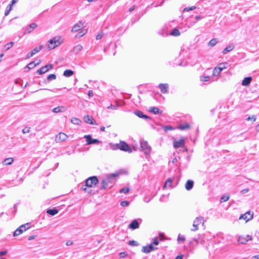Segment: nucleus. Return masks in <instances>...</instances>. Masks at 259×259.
<instances>
[{"instance_id":"36","label":"nucleus","mask_w":259,"mask_h":259,"mask_svg":"<svg viewBox=\"0 0 259 259\" xmlns=\"http://www.w3.org/2000/svg\"><path fill=\"white\" fill-rule=\"evenodd\" d=\"M13 5L10 4L7 7L5 12V16H7L9 14L10 12L12 10Z\"/></svg>"},{"instance_id":"16","label":"nucleus","mask_w":259,"mask_h":259,"mask_svg":"<svg viewBox=\"0 0 259 259\" xmlns=\"http://www.w3.org/2000/svg\"><path fill=\"white\" fill-rule=\"evenodd\" d=\"M159 88L162 93H167L168 90V84L167 83H160L159 84Z\"/></svg>"},{"instance_id":"53","label":"nucleus","mask_w":259,"mask_h":259,"mask_svg":"<svg viewBox=\"0 0 259 259\" xmlns=\"http://www.w3.org/2000/svg\"><path fill=\"white\" fill-rule=\"evenodd\" d=\"M103 32H100L99 33L97 36H96V39L97 40H99V39H100L102 38V37L103 36Z\"/></svg>"},{"instance_id":"51","label":"nucleus","mask_w":259,"mask_h":259,"mask_svg":"<svg viewBox=\"0 0 259 259\" xmlns=\"http://www.w3.org/2000/svg\"><path fill=\"white\" fill-rule=\"evenodd\" d=\"M195 9H196V7H195V6H192L191 7H186V8H184V9L183 10V12H188L189 11L193 10Z\"/></svg>"},{"instance_id":"34","label":"nucleus","mask_w":259,"mask_h":259,"mask_svg":"<svg viewBox=\"0 0 259 259\" xmlns=\"http://www.w3.org/2000/svg\"><path fill=\"white\" fill-rule=\"evenodd\" d=\"M101 184V189H105L107 188L108 186L109 185L108 184L107 182L105 180V179L104 178H103L102 179Z\"/></svg>"},{"instance_id":"20","label":"nucleus","mask_w":259,"mask_h":259,"mask_svg":"<svg viewBox=\"0 0 259 259\" xmlns=\"http://www.w3.org/2000/svg\"><path fill=\"white\" fill-rule=\"evenodd\" d=\"M83 27V24L81 22L76 23L72 28L71 31L75 32L79 31Z\"/></svg>"},{"instance_id":"18","label":"nucleus","mask_w":259,"mask_h":259,"mask_svg":"<svg viewBox=\"0 0 259 259\" xmlns=\"http://www.w3.org/2000/svg\"><path fill=\"white\" fill-rule=\"evenodd\" d=\"M252 218H253L252 214H250V211H248V212H246L245 214H242L240 217L239 219H243L246 220V221H248L252 219Z\"/></svg>"},{"instance_id":"54","label":"nucleus","mask_w":259,"mask_h":259,"mask_svg":"<svg viewBox=\"0 0 259 259\" xmlns=\"http://www.w3.org/2000/svg\"><path fill=\"white\" fill-rule=\"evenodd\" d=\"M246 120L247 121L251 120L253 122L255 121L256 117L254 115H252L251 117H248Z\"/></svg>"},{"instance_id":"52","label":"nucleus","mask_w":259,"mask_h":259,"mask_svg":"<svg viewBox=\"0 0 259 259\" xmlns=\"http://www.w3.org/2000/svg\"><path fill=\"white\" fill-rule=\"evenodd\" d=\"M178 242L179 243H180L181 241H184L185 240V238L184 236H181L180 235V234H179V235L178 236Z\"/></svg>"},{"instance_id":"46","label":"nucleus","mask_w":259,"mask_h":259,"mask_svg":"<svg viewBox=\"0 0 259 259\" xmlns=\"http://www.w3.org/2000/svg\"><path fill=\"white\" fill-rule=\"evenodd\" d=\"M128 244L131 246H136L139 245V243L137 241H135V240H130L128 242Z\"/></svg>"},{"instance_id":"37","label":"nucleus","mask_w":259,"mask_h":259,"mask_svg":"<svg viewBox=\"0 0 259 259\" xmlns=\"http://www.w3.org/2000/svg\"><path fill=\"white\" fill-rule=\"evenodd\" d=\"M228 64L227 63H222L219 64L218 67L221 70H223L228 67Z\"/></svg>"},{"instance_id":"45","label":"nucleus","mask_w":259,"mask_h":259,"mask_svg":"<svg viewBox=\"0 0 259 259\" xmlns=\"http://www.w3.org/2000/svg\"><path fill=\"white\" fill-rule=\"evenodd\" d=\"M35 66H36V65L35 64L34 62H31L29 63L26 66V67L28 69V70H29L30 69L34 68Z\"/></svg>"},{"instance_id":"59","label":"nucleus","mask_w":259,"mask_h":259,"mask_svg":"<svg viewBox=\"0 0 259 259\" xmlns=\"http://www.w3.org/2000/svg\"><path fill=\"white\" fill-rule=\"evenodd\" d=\"M107 108H108V109L111 108V109H112L115 110V109H117V106H116V105H112V104H111V105H110L109 106H108Z\"/></svg>"},{"instance_id":"57","label":"nucleus","mask_w":259,"mask_h":259,"mask_svg":"<svg viewBox=\"0 0 259 259\" xmlns=\"http://www.w3.org/2000/svg\"><path fill=\"white\" fill-rule=\"evenodd\" d=\"M127 253L126 252H121L119 253V257L121 258H124L126 255Z\"/></svg>"},{"instance_id":"6","label":"nucleus","mask_w":259,"mask_h":259,"mask_svg":"<svg viewBox=\"0 0 259 259\" xmlns=\"http://www.w3.org/2000/svg\"><path fill=\"white\" fill-rule=\"evenodd\" d=\"M141 148L144 151L145 154L149 155L151 151V147L148 145L147 141L141 140L140 142Z\"/></svg>"},{"instance_id":"5","label":"nucleus","mask_w":259,"mask_h":259,"mask_svg":"<svg viewBox=\"0 0 259 259\" xmlns=\"http://www.w3.org/2000/svg\"><path fill=\"white\" fill-rule=\"evenodd\" d=\"M29 228V224L26 223L22 225L18 228H17L14 232L13 236H17L22 233L24 231H26Z\"/></svg>"},{"instance_id":"38","label":"nucleus","mask_w":259,"mask_h":259,"mask_svg":"<svg viewBox=\"0 0 259 259\" xmlns=\"http://www.w3.org/2000/svg\"><path fill=\"white\" fill-rule=\"evenodd\" d=\"M218 42V40L217 38H212L208 42V46L210 47L214 46Z\"/></svg>"},{"instance_id":"29","label":"nucleus","mask_w":259,"mask_h":259,"mask_svg":"<svg viewBox=\"0 0 259 259\" xmlns=\"http://www.w3.org/2000/svg\"><path fill=\"white\" fill-rule=\"evenodd\" d=\"M13 160H14L13 158H7L4 159V160L3 161V164L6 165H10L13 163Z\"/></svg>"},{"instance_id":"21","label":"nucleus","mask_w":259,"mask_h":259,"mask_svg":"<svg viewBox=\"0 0 259 259\" xmlns=\"http://www.w3.org/2000/svg\"><path fill=\"white\" fill-rule=\"evenodd\" d=\"M194 186V182L192 180H188L185 184V188L187 190L190 191Z\"/></svg>"},{"instance_id":"1","label":"nucleus","mask_w":259,"mask_h":259,"mask_svg":"<svg viewBox=\"0 0 259 259\" xmlns=\"http://www.w3.org/2000/svg\"><path fill=\"white\" fill-rule=\"evenodd\" d=\"M48 42V47L50 50L55 49L62 43V42L60 41V38L57 37H55L51 39Z\"/></svg>"},{"instance_id":"35","label":"nucleus","mask_w":259,"mask_h":259,"mask_svg":"<svg viewBox=\"0 0 259 259\" xmlns=\"http://www.w3.org/2000/svg\"><path fill=\"white\" fill-rule=\"evenodd\" d=\"M170 34L173 36H178L180 35V32L178 29L174 28L171 32Z\"/></svg>"},{"instance_id":"30","label":"nucleus","mask_w":259,"mask_h":259,"mask_svg":"<svg viewBox=\"0 0 259 259\" xmlns=\"http://www.w3.org/2000/svg\"><path fill=\"white\" fill-rule=\"evenodd\" d=\"M37 53H38L37 48L35 47L30 52L28 53V54L27 55L26 58H29L32 57L34 55H35Z\"/></svg>"},{"instance_id":"7","label":"nucleus","mask_w":259,"mask_h":259,"mask_svg":"<svg viewBox=\"0 0 259 259\" xmlns=\"http://www.w3.org/2000/svg\"><path fill=\"white\" fill-rule=\"evenodd\" d=\"M83 138L86 139L87 145H91L95 144H99L101 143L100 141L96 139H93L90 135H84Z\"/></svg>"},{"instance_id":"42","label":"nucleus","mask_w":259,"mask_h":259,"mask_svg":"<svg viewBox=\"0 0 259 259\" xmlns=\"http://www.w3.org/2000/svg\"><path fill=\"white\" fill-rule=\"evenodd\" d=\"M222 70H220L218 67L214 68L213 70V75L214 76H218L220 74Z\"/></svg>"},{"instance_id":"22","label":"nucleus","mask_w":259,"mask_h":259,"mask_svg":"<svg viewBox=\"0 0 259 259\" xmlns=\"http://www.w3.org/2000/svg\"><path fill=\"white\" fill-rule=\"evenodd\" d=\"M235 48L234 44H231L227 46L223 51L222 53L223 54H226L227 53L233 50Z\"/></svg>"},{"instance_id":"56","label":"nucleus","mask_w":259,"mask_h":259,"mask_svg":"<svg viewBox=\"0 0 259 259\" xmlns=\"http://www.w3.org/2000/svg\"><path fill=\"white\" fill-rule=\"evenodd\" d=\"M159 243V241H158V239L157 238H155L153 239V242L151 244H154L155 245H158Z\"/></svg>"},{"instance_id":"8","label":"nucleus","mask_w":259,"mask_h":259,"mask_svg":"<svg viewBox=\"0 0 259 259\" xmlns=\"http://www.w3.org/2000/svg\"><path fill=\"white\" fill-rule=\"evenodd\" d=\"M251 240L252 237L249 235L239 236L238 239V242L240 244H246L248 241Z\"/></svg>"},{"instance_id":"17","label":"nucleus","mask_w":259,"mask_h":259,"mask_svg":"<svg viewBox=\"0 0 259 259\" xmlns=\"http://www.w3.org/2000/svg\"><path fill=\"white\" fill-rule=\"evenodd\" d=\"M184 141L183 139H180L179 141H175L173 145L175 148H178L184 146Z\"/></svg>"},{"instance_id":"43","label":"nucleus","mask_w":259,"mask_h":259,"mask_svg":"<svg viewBox=\"0 0 259 259\" xmlns=\"http://www.w3.org/2000/svg\"><path fill=\"white\" fill-rule=\"evenodd\" d=\"M130 191V189L128 187H124L119 190L120 193L126 194Z\"/></svg>"},{"instance_id":"33","label":"nucleus","mask_w":259,"mask_h":259,"mask_svg":"<svg viewBox=\"0 0 259 259\" xmlns=\"http://www.w3.org/2000/svg\"><path fill=\"white\" fill-rule=\"evenodd\" d=\"M73 73H74V72L72 70H69V69H67L64 71L63 75L65 77H70V76H72L73 74Z\"/></svg>"},{"instance_id":"47","label":"nucleus","mask_w":259,"mask_h":259,"mask_svg":"<svg viewBox=\"0 0 259 259\" xmlns=\"http://www.w3.org/2000/svg\"><path fill=\"white\" fill-rule=\"evenodd\" d=\"M111 147L113 150L120 149V144H112Z\"/></svg>"},{"instance_id":"15","label":"nucleus","mask_w":259,"mask_h":259,"mask_svg":"<svg viewBox=\"0 0 259 259\" xmlns=\"http://www.w3.org/2000/svg\"><path fill=\"white\" fill-rule=\"evenodd\" d=\"M83 120L85 123H89L91 124H97L96 121L92 117L90 116L89 115H85L83 117Z\"/></svg>"},{"instance_id":"41","label":"nucleus","mask_w":259,"mask_h":259,"mask_svg":"<svg viewBox=\"0 0 259 259\" xmlns=\"http://www.w3.org/2000/svg\"><path fill=\"white\" fill-rule=\"evenodd\" d=\"M71 122L74 124L79 125L81 121L77 118H72L71 119Z\"/></svg>"},{"instance_id":"26","label":"nucleus","mask_w":259,"mask_h":259,"mask_svg":"<svg viewBox=\"0 0 259 259\" xmlns=\"http://www.w3.org/2000/svg\"><path fill=\"white\" fill-rule=\"evenodd\" d=\"M58 210L55 208L53 209H49L47 210V213L51 215H55L58 212Z\"/></svg>"},{"instance_id":"58","label":"nucleus","mask_w":259,"mask_h":259,"mask_svg":"<svg viewBox=\"0 0 259 259\" xmlns=\"http://www.w3.org/2000/svg\"><path fill=\"white\" fill-rule=\"evenodd\" d=\"M7 250H4V251H0V256H3L5 255H6L7 253Z\"/></svg>"},{"instance_id":"55","label":"nucleus","mask_w":259,"mask_h":259,"mask_svg":"<svg viewBox=\"0 0 259 259\" xmlns=\"http://www.w3.org/2000/svg\"><path fill=\"white\" fill-rule=\"evenodd\" d=\"M30 132V127H25L22 130V133L23 134L28 133Z\"/></svg>"},{"instance_id":"32","label":"nucleus","mask_w":259,"mask_h":259,"mask_svg":"<svg viewBox=\"0 0 259 259\" xmlns=\"http://www.w3.org/2000/svg\"><path fill=\"white\" fill-rule=\"evenodd\" d=\"M65 110V108L63 106H58L57 107L54 108L52 111L54 113H59L64 111Z\"/></svg>"},{"instance_id":"39","label":"nucleus","mask_w":259,"mask_h":259,"mask_svg":"<svg viewBox=\"0 0 259 259\" xmlns=\"http://www.w3.org/2000/svg\"><path fill=\"white\" fill-rule=\"evenodd\" d=\"M14 44V42L13 41H11L5 45L4 49L6 51H7L11 48L13 46Z\"/></svg>"},{"instance_id":"2","label":"nucleus","mask_w":259,"mask_h":259,"mask_svg":"<svg viewBox=\"0 0 259 259\" xmlns=\"http://www.w3.org/2000/svg\"><path fill=\"white\" fill-rule=\"evenodd\" d=\"M118 176L119 174L118 173L110 174L107 175L106 178H104V179L107 182L108 185H111L110 187H111L115 183L116 178Z\"/></svg>"},{"instance_id":"14","label":"nucleus","mask_w":259,"mask_h":259,"mask_svg":"<svg viewBox=\"0 0 259 259\" xmlns=\"http://www.w3.org/2000/svg\"><path fill=\"white\" fill-rule=\"evenodd\" d=\"M140 227V224L138 221L136 219L133 220L131 223L128 225V228L132 230H135L138 229Z\"/></svg>"},{"instance_id":"12","label":"nucleus","mask_w":259,"mask_h":259,"mask_svg":"<svg viewBox=\"0 0 259 259\" xmlns=\"http://www.w3.org/2000/svg\"><path fill=\"white\" fill-rule=\"evenodd\" d=\"M67 138L68 136L65 134L63 133H60L56 135L55 141L56 142H61L65 141Z\"/></svg>"},{"instance_id":"4","label":"nucleus","mask_w":259,"mask_h":259,"mask_svg":"<svg viewBox=\"0 0 259 259\" xmlns=\"http://www.w3.org/2000/svg\"><path fill=\"white\" fill-rule=\"evenodd\" d=\"M88 187H93L96 186L99 183L98 179L96 176H92L88 178L85 180Z\"/></svg>"},{"instance_id":"9","label":"nucleus","mask_w":259,"mask_h":259,"mask_svg":"<svg viewBox=\"0 0 259 259\" xmlns=\"http://www.w3.org/2000/svg\"><path fill=\"white\" fill-rule=\"evenodd\" d=\"M120 150L128 153H131L132 152L131 148L126 142L124 141L120 142Z\"/></svg>"},{"instance_id":"63","label":"nucleus","mask_w":259,"mask_h":259,"mask_svg":"<svg viewBox=\"0 0 259 259\" xmlns=\"http://www.w3.org/2000/svg\"><path fill=\"white\" fill-rule=\"evenodd\" d=\"M88 96L90 97H93V92L92 90H90L89 92H88Z\"/></svg>"},{"instance_id":"62","label":"nucleus","mask_w":259,"mask_h":259,"mask_svg":"<svg viewBox=\"0 0 259 259\" xmlns=\"http://www.w3.org/2000/svg\"><path fill=\"white\" fill-rule=\"evenodd\" d=\"M73 244V242L71 240H68L66 242V244L67 246L71 245Z\"/></svg>"},{"instance_id":"24","label":"nucleus","mask_w":259,"mask_h":259,"mask_svg":"<svg viewBox=\"0 0 259 259\" xmlns=\"http://www.w3.org/2000/svg\"><path fill=\"white\" fill-rule=\"evenodd\" d=\"M173 180L171 178H168L165 182L163 188H171V183Z\"/></svg>"},{"instance_id":"64","label":"nucleus","mask_w":259,"mask_h":259,"mask_svg":"<svg viewBox=\"0 0 259 259\" xmlns=\"http://www.w3.org/2000/svg\"><path fill=\"white\" fill-rule=\"evenodd\" d=\"M172 128L170 126H166L164 127V130L165 131H167V130H172Z\"/></svg>"},{"instance_id":"31","label":"nucleus","mask_w":259,"mask_h":259,"mask_svg":"<svg viewBox=\"0 0 259 259\" xmlns=\"http://www.w3.org/2000/svg\"><path fill=\"white\" fill-rule=\"evenodd\" d=\"M190 127V124L189 123H186L185 124L180 125L178 127V128L181 130L184 131L189 129Z\"/></svg>"},{"instance_id":"10","label":"nucleus","mask_w":259,"mask_h":259,"mask_svg":"<svg viewBox=\"0 0 259 259\" xmlns=\"http://www.w3.org/2000/svg\"><path fill=\"white\" fill-rule=\"evenodd\" d=\"M52 68H53V65L52 64L46 65H45L44 66H42L40 69H38L37 71V72L39 74H42L47 72V71H48L50 69H52Z\"/></svg>"},{"instance_id":"44","label":"nucleus","mask_w":259,"mask_h":259,"mask_svg":"<svg viewBox=\"0 0 259 259\" xmlns=\"http://www.w3.org/2000/svg\"><path fill=\"white\" fill-rule=\"evenodd\" d=\"M56 78V75L55 74H51L47 77V79L49 81H52Z\"/></svg>"},{"instance_id":"19","label":"nucleus","mask_w":259,"mask_h":259,"mask_svg":"<svg viewBox=\"0 0 259 259\" xmlns=\"http://www.w3.org/2000/svg\"><path fill=\"white\" fill-rule=\"evenodd\" d=\"M37 24L35 23H32L29 24L27 27L25 29L24 33H30L33 29H34L37 27Z\"/></svg>"},{"instance_id":"61","label":"nucleus","mask_w":259,"mask_h":259,"mask_svg":"<svg viewBox=\"0 0 259 259\" xmlns=\"http://www.w3.org/2000/svg\"><path fill=\"white\" fill-rule=\"evenodd\" d=\"M199 239H200L199 238H194L193 239V240L195 242L196 245L199 244Z\"/></svg>"},{"instance_id":"50","label":"nucleus","mask_w":259,"mask_h":259,"mask_svg":"<svg viewBox=\"0 0 259 259\" xmlns=\"http://www.w3.org/2000/svg\"><path fill=\"white\" fill-rule=\"evenodd\" d=\"M120 205L122 207H126L129 205V202L126 200L122 201L120 202Z\"/></svg>"},{"instance_id":"11","label":"nucleus","mask_w":259,"mask_h":259,"mask_svg":"<svg viewBox=\"0 0 259 259\" xmlns=\"http://www.w3.org/2000/svg\"><path fill=\"white\" fill-rule=\"evenodd\" d=\"M157 247H154L152 244H151L147 246H144L142 247V251L143 252L148 253L151 252L152 251H153L154 250L157 249Z\"/></svg>"},{"instance_id":"40","label":"nucleus","mask_w":259,"mask_h":259,"mask_svg":"<svg viewBox=\"0 0 259 259\" xmlns=\"http://www.w3.org/2000/svg\"><path fill=\"white\" fill-rule=\"evenodd\" d=\"M87 187H88L87 185V182H85V184H83L81 186L80 189L85 192H87L88 193L90 194L91 192V190H90V191H88Z\"/></svg>"},{"instance_id":"25","label":"nucleus","mask_w":259,"mask_h":259,"mask_svg":"<svg viewBox=\"0 0 259 259\" xmlns=\"http://www.w3.org/2000/svg\"><path fill=\"white\" fill-rule=\"evenodd\" d=\"M149 111L155 114L161 113V111L158 108L156 107H151L149 109Z\"/></svg>"},{"instance_id":"49","label":"nucleus","mask_w":259,"mask_h":259,"mask_svg":"<svg viewBox=\"0 0 259 259\" xmlns=\"http://www.w3.org/2000/svg\"><path fill=\"white\" fill-rule=\"evenodd\" d=\"M210 77L208 76H201L200 80L202 81H207L209 80Z\"/></svg>"},{"instance_id":"27","label":"nucleus","mask_w":259,"mask_h":259,"mask_svg":"<svg viewBox=\"0 0 259 259\" xmlns=\"http://www.w3.org/2000/svg\"><path fill=\"white\" fill-rule=\"evenodd\" d=\"M83 47L81 45H77L75 46L73 49V52L75 54H78L82 49Z\"/></svg>"},{"instance_id":"23","label":"nucleus","mask_w":259,"mask_h":259,"mask_svg":"<svg viewBox=\"0 0 259 259\" xmlns=\"http://www.w3.org/2000/svg\"><path fill=\"white\" fill-rule=\"evenodd\" d=\"M251 80V77H245L242 80V85L243 86H247L250 83Z\"/></svg>"},{"instance_id":"60","label":"nucleus","mask_w":259,"mask_h":259,"mask_svg":"<svg viewBox=\"0 0 259 259\" xmlns=\"http://www.w3.org/2000/svg\"><path fill=\"white\" fill-rule=\"evenodd\" d=\"M36 237V235H31L28 237V240H31L33 239H34Z\"/></svg>"},{"instance_id":"13","label":"nucleus","mask_w":259,"mask_h":259,"mask_svg":"<svg viewBox=\"0 0 259 259\" xmlns=\"http://www.w3.org/2000/svg\"><path fill=\"white\" fill-rule=\"evenodd\" d=\"M134 114L140 118H143L146 120H150L151 118L146 114H144L143 112L140 110H136L134 111Z\"/></svg>"},{"instance_id":"28","label":"nucleus","mask_w":259,"mask_h":259,"mask_svg":"<svg viewBox=\"0 0 259 259\" xmlns=\"http://www.w3.org/2000/svg\"><path fill=\"white\" fill-rule=\"evenodd\" d=\"M47 126V122L45 121L41 122L37 126L36 128L38 131H41Z\"/></svg>"},{"instance_id":"3","label":"nucleus","mask_w":259,"mask_h":259,"mask_svg":"<svg viewBox=\"0 0 259 259\" xmlns=\"http://www.w3.org/2000/svg\"><path fill=\"white\" fill-rule=\"evenodd\" d=\"M200 224H202L203 226L204 224V218L202 217H198L195 218L193 223V228L191 231L193 232L196 231L198 230V226Z\"/></svg>"},{"instance_id":"48","label":"nucleus","mask_w":259,"mask_h":259,"mask_svg":"<svg viewBox=\"0 0 259 259\" xmlns=\"http://www.w3.org/2000/svg\"><path fill=\"white\" fill-rule=\"evenodd\" d=\"M229 199V196L228 195H224L221 198V202H226Z\"/></svg>"}]
</instances>
